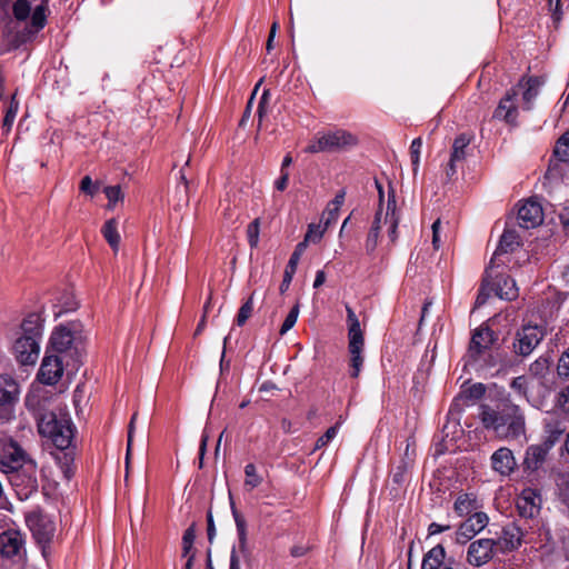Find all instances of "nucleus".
<instances>
[{"label": "nucleus", "instance_id": "obj_1", "mask_svg": "<svg viewBox=\"0 0 569 569\" xmlns=\"http://www.w3.org/2000/svg\"><path fill=\"white\" fill-rule=\"evenodd\" d=\"M478 418L483 427L505 440H517L526 436V418L520 407L503 398L496 408L479 407Z\"/></svg>", "mask_w": 569, "mask_h": 569}, {"label": "nucleus", "instance_id": "obj_2", "mask_svg": "<svg viewBox=\"0 0 569 569\" xmlns=\"http://www.w3.org/2000/svg\"><path fill=\"white\" fill-rule=\"evenodd\" d=\"M401 220L400 211L397 207L396 193L392 187L388 190L386 210L381 208L376 211L375 219L365 240V251L370 258L375 257L382 226L387 227L388 237L391 244L398 239V226Z\"/></svg>", "mask_w": 569, "mask_h": 569}, {"label": "nucleus", "instance_id": "obj_3", "mask_svg": "<svg viewBox=\"0 0 569 569\" xmlns=\"http://www.w3.org/2000/svg\"><path fill=\"white\" fill-rule=\"evenodd\" d=\"M39 433L47 438L57 449H68L74 436V427L64 409H57L41 415L38 420Z\"/></svg>", "mask_w": 569, "mask_h": 569}, {"label": "nucleus", "instance_id": "obj_4", "mask_svg": "<svg viewBox=\"0 0 569 569\" xmlns=\"http://www.w3.org/2000/svg\"><path fill=\"white\" fill-rule=\"evenodd\" d=\"M51 350L66 360V367L74 372L79 369L83 357V341L79 333L66 326L56 328L50 337Z\"/></svg>", "mask_w": 569, "mask_h": 569}, {"label": "nucleus", "instance_id": "obj_5", "mask_svg": "<svg viewBox=\"0 0 569 569\" xmlns=\"http://www.w3.org/2000/svg\"><path fill=\"white\" fill-rule=\"evenodd\" d=\"M358 138L350 131L335 128L319 131L306 148L308 153H333L347 151L358 144Z\"/></svg>", "mask_w": 569, "mask_h": 569}, {"label": "nucleus", "instance_id": "obj_6", "mask_svg": "<svg viewBox=\"0 0 569 569\" xmlns=\"http://www.w3.org/2000/svg\"><path fill=\"white\" fill-rule=\"evenodd\" d=\"M46 14L43 7H38L32 13L31 22L23 23H11L3 28V44L7 50H12L27 42L33 34L44 27Z\"/></svg>", "mask_w": 569, "mask_h": 569}, {"label": "nucleus", "instance_id": "obj_7", "mask_svg": "<svg viewBox=\"0 0 569 569\" xmlns=\"http://www.w3.org/2000/svg\"><path fill=\"white\" fill-rule=\"evenodd\" d=\"M348 325V351L350 353V376L358 378L363 366L365 336L359 319L351 307L346 306Z\"/></svg>", "mask_w": 569, "mask_h": 569}, {"label": "nucleus", "instance_id": "obj_8", "mask_svg": "<svg viewBox=\"0 0 569 569\" xmlns=\"http://www.w3.org/2000/svg\"><path fill=\"white\" fill-rule=\"evenodd\" d=\"M543 330L538 326H523L516 332L512 349L516 355L527 357L543 339Z\"/></svg>", "mask_w": 569, "mask_h": 569}, {"label": "nucleus", "instance_id": "obj_9", "mask_svg": "<svg viewBox=\"0 0 569 569\" xmlns=\"http://www.w3.org/2000/svg\"><path fill=\"white\" fill-rule=\"evenodd\" d=\"M472 138L471 134L461 133L453 140L450 159L445 168L446 177L449 181L456 178L458 168L465 163Z\"/></svg>", "mask_w": 569, "mask_h": 569}, {"label": "nucleus", "instance_id": "obj_10", "mask_svg": "<svg viewBox=\"0 0 569 569\" xmlns=\"http://www.w3.org/2000/svg\"><path fill=\"white\" fill-rule=\"evenodd\" d=\"M64 370H71V368L66 367V360L61 356L47 355L41 362L38 379L44 385L53 386L60 380Z\"/></svg>", "mask_w": 569, "mask_h": 569}, {"label": "nucleus", "instance_id": "obj_11", "mask_svg": "<svg viewBox=\"0 0 569 569\" xmlns=\"http://www.w3.org/2000/svg\"><path fill=\"white\" fill-rule=\"evenodd\" d=\"M496 549L495 539L475 540L468 547L466 560L472 567H482L493 558Z\"/></svg>", "mask_w": 569, "mask_h": 569}, {"label": "nucleus", "instance_id": "obj_12", "mask_svg": "<svg viewBox=\"0 0 569 569\" xmlns=\"http://www.w3.org/2000/svg\"><path fill=\"white\" fill-rule=\"evenodd\" d=\"M27 525L39 543L49 542L56 532L52 517L42 512H33L27 517Z\"/></svg>", "mask_w": 569, "mask_h": 569}, {"label": "nucleus", "instance_id": "obj_13", "mask_svg": "<svg viewBox=\"0 0 569 569\" xmlns=\"http://www.w3.org/2000/svg\"><path fill=\"white\" fill-rule=\"evenodd\" d=\"M24 551V538L19 530L9 529L0 533V556L4 559L17 560Z\"/></svg>", "mask_w": 569, "mask_h": 569}, {"label": "nucleus", "instance_id": "obj_14", "mask_svg": "<svg viewBox=\"0 0 569 569\" xmlns=\"http://www.w3.org/2000/svg\"><path fill=\"white\" fill-rule=\"evenodd\" d=\"M489 522V518L485 512H475L469 516L457 529V543L465 545L476 535L482 531Z\"/></svg>", "mask_w": 569, "mask_h": 569}, {"label": "nucleus", "instance_id": "obj_15", "mask_svg": "<svg viewBox=\"0 0 569 569\" xmlns=\"http://www.w3.org/2000/svg\"><path fill=\"white\" fill-rule=\"evenodd\" d=\"M541 496L538 490L526 488L521 491L517 499V509L520 517L526 519H533L540 513Z\"/></svg>", "mask_w": 569, "mask_h": 569}, {"label": "nucleus", "instance_id": "obj_16", "mask_svg": "<svg viewBox=\"0 0 569 569\" xmlns=\"http://www.w3.org/2000/svg\"><path fill=\"white\" fill-rule=\"evenodd\" d=\"M13 352L21 365H33L39 357L40 346L33 338L20 336L13 343Z\"/></svg>", "mask_w": 569, "mask_h": 569}, {"label": "nucleus", "instance_id": "obj_17", "mask_svg": "<svg viewBox=\"0 0 569 569\" xmlns=\"http://www.w3.org/2000/svg\"><path fill=\"white\" fill-rule=\"evenodd\" d=\"M522 529L516 523H510L503 527L500 537L495 540V545L497 550L507 553L518 549L522 542Z\"/></svg>", "mask_w": 569, "mask_h": 569}, {"label": "nucleus", "instance_id": "obj_18", "mask_svg": "<svg viewBox=\"0 0 569 569\" xmlns=\"http://www.w3.org/2000/svg\"><path fill=\"white\" fill-rule=\"evenodd\" d=\"M518 97L517 89H510L506 96L499 101L493 112V118L502 120L509 124H515L518 118V107L516 99Z\"/></svg>", "mask_w": 569, "mask_h": 569}, {"label": "nucleus", "instance_id": "obj_19", "mask_svg": "<svg viewBox=\"0 0 569 569\" xmlns=\"http://www.w3.org/2000/svg\"><path fill=\"white\" fill-rule=\"evenodd\" d=\"M519 224L522 228H536L543 221V211L539 202L535 200L526 201L518 210Z\"/></svg>", "mask_w": 569, "mask_h": 569}, {"label": "nucleus", "instance_id": "obj_20", "mask_svg": "<svg viewBox=\"0 0 569 569\" xmlns=\"http://www.w3.org/2000/svg\"><path fill=\"white\" fill-rule=\"evenodd\" d=\"M495 341L493 331L488 327H479L471 337L469 353L477 359L485 350L489 349Z\"/></svg>", "mask_w": 569, "mask_h": 569}, {"label": "nucleus", "instance_id": "obj_21", "mask_svg": "<svg viewBox=\"0 0 569 569\" xmlns=\"http://www.w3.org/2000/svg\"><path fill=\"white\" fill-rule=\"evenodd\" d=\"M491 466L501 476H509L515 471L517 462L512 451L509 448L502 447L492 453Z\"/></svg>", "mask_w": 569, "mask_h": 569}, {"label": "nucleus", "instance_id": "obj_22", "mask_svg": "<svg viewBox=\"0 0 569 569\" xmlns=\"http://www.w3.org/2000/svg\"><path fill=\"white\" fill-rule=\"evenodd\" d=\"M543 84L542 79L538 77H530L527 79H521L516 87L512 89H517L518 93L521 91L523 108L529 110L532 106V101L539 94L540 88Z\"/></svg>", "mask_w": 569, "mask_h": 569}, {"label": "nucleus", "instance_id": "obj_23", "mask_svg": "<svg viewBox=\"0 0 569 569\" xmlns=\"http://www.w3.org/2000/svg\"><path fill=\"white\" fill-rule=\"evenodd\" d=\"M19 386L17 381L7 375H0V406L13 408L18 401Z\"/></svg>", "mask_w": 569, "mask_h": 569}, {"label": "nucleus", "instance_id": "obj_24", "mask_svg": "<svg viewBox=\"0 0 569 569\" xmlns=\"http://www.w3.org/2000/svg\"><path fill=\"white\" fill-rule=\"evenodd\" d=\"M24 456L26 453L23 449L12 440L3 445L1 449L2 463L4 466H8L12 470L17 469L22 465V462L24 461Z\"/></svg>", "mask_w": 569, "mask_h": 569}, {"label": "nucleus", "instance_id": "obj_25", "mask_svg": "<svg viewBox=\"0 0 569 569\" xmlns=\"http://www.w3.org/2000/svg\"><path fill=\"white\" fill-rule=\"evenodd\" d=\"M520 246L519 237L515 230H506L499 241V244L490 260L489 268H493V264L498 257L503 253L512 252Z\"/></svg>", "mask_w": 569, "mask_h": 569}, {"label": "nucleus", "instance_id": "obj_26", "mask_svg": "<svg viewBox=\"0 0 569 569\" xmlns=\"http://www.w3.org/2000/svg\"><path fill=\"white\" fill-rule=\"evenodd\" d=\"M550 449L545 445L530 446L526 451L523 465L526 469L535 471L539 469L546 460L547 453Z\"/></svg>", "mask_w": 569, "mask_h": 569}, {"label": "nucleus", "instance_id": "obj_27", "mask_svg": "<svg viewBox=\"0 0 569 569\" xmlns=\"http://www.w3.org/2000/svg\"><path fill=\"white\" fill-rule=\"evenodd\" d=\"M305 250H306L305 243H298L296 246L295 251L292 252V254L288 261V264L286 267L284 273H283V279L280 284L281 293H283L288 290L290 283L292 281L293 274L296 273L299 260H300L302 253L305 252Z\"/></svg>", "mask_w": 569, "mask_h": 569}, {"label": "nucleus", "instance_id": "obj_28", "mask_svg": "<svg viewBox=\"0 0 569 569\" xmlns=\"http://www.w3.org/2000/svg\"><path fill=\"white\" fill-rule=\"evenodd\" d=\"M495 292L500 299L515 300L518 297V288L515 279L509 276L501 274L497 278L495 283Z\"/></svg>", "mask_w": 569, "mask_h": 569}, {"label": "nucleus", "instance_id": "obj_29", "mask_svg": "<svg viewBox=\"0 0 569 569\" xmlns=\"http://www.w3.org/2000/svg\"><path fill=\"white\" fill-rule=\"evenodd\" d=\"M480 503L473 493H460L453 505V510L458 516H471L475 512H479Z\"/></svg>", "mask_w": 569, "mask_h": 569}, {"label": "nucleus", "instance_id": "obj_30", "mask_svg": "<svg viewBox=\"0 0 569 569\" xmlns=\"http://www.w3.org/2000/svg\"><path fill=\"white\" fill-rule=\"evenodd\" d=\"M21 336L33 338L39 342L42 336V319L40 315L36 312L28 315L21 323Z\"/></svg>", "mask_w": 569, "mask_h": 569}, {"label": "nucleus", "instance_id": "obj_31", "mask_svg": "<svg viewBox=\"0 0 569 569\" xmlns=\"http://www.w3.org/2000/svg\"><path fill=\"white\" fill-rule=\"evenodd\" d=\"M566 428L559 420H550L545 423V441L542 445L551 449L562 437Z\"/></svg>", "mask_w": 569, "mask_h": 569}, {"label": "nucleus", "instance_id": "obj_32", "mask_svg": "<svg viewBox=\"0 0 569 569\" xmlns=\"http://www.w3.org/2000/svg\"><path fill=\"white\" fill-rule=\"evenodd\" d=\"M446 558V550L442 545L431 548L422 558L421 569H439Z\"/></svg>", "mask_w": 569, "mask_h": 569}, {"label": "nucleus", "instance_id": "obj_33", "mask_svg": "<svg viewBox=\"0 0 569 569\" xmlns=\"http://www.w3.org/2000/svg\"><path fill=\"white\" fill-rule=\"evenodd\" d=\"M231 511L237 527L239 551L246 555L248 553L247 521L244 517L236 509L234 503H231Z\"/></svg>", "mask_w": 569, "mask_h": 569}, {"label": "nucleus", "instance_id": "obj_34", "mask_svg": "<svg viewBox=\"0 0 569 569\" xmlns=\"http://www.w3.org/2000/svg\"><path fill=\"white\" fill-rule=\"evenodd\" d=\"M30 13V4L27 0H17L13 4V14L14 20L9 19L6 26H10L11 23H21V29L23 28V23L27 22V18Z\"/></svg>", "mask_w": 569, "mask_h": 569}, {"label": "nucleus", "instance_id": "obj_35", "mask_svg": "<svg viewBox=\"0 0 569 569\" xmlns=\"http://www.w3.org/2000/svg\"><path fill=\"white\" fill-rule=\"evenodd\" d=\"M102 233L111 248L117 250L120 243V234L117 230V222L114 219H110L104 223Z\"/></svg>", "mask_w": 569, "mask_h": 569}, {"label": "nucleus", "instance_id": "obj_36", "mask_svg": "<svg viewBox=\"0 0 569 569\" xmlns=\"http://www.w3.org/2000/svg\"><path fill=\"white\" fill-rule=\"evenodd\" d=\"M550 360L548 357H539L536 359L529 367V372L531 376L537 378H545L549 372Z\"/></svg>", "mask_w": 569, "mask_h": 569}, {"label": "nucleus", "instance_id": "obj_37", "mask_svg": "<svg viewBox=\"0 0 569 569\" xmlns=\"http://www.w3.org/2000/svg\"><path fill=\"white\" fill-rule=\"evenodd\" d=\"M244 487L249 488L250 490L257 488L262 483V477L258 475L257 468L253 463H248L244 467Z\"/></svg>", "mask_w": 569, "mask_h": 569}, {"label": "nucleus", "instance_id": "obj_38", "mask_svg": "<svg viewBox=\"0 0 569 569\" xmlns=\"http://www.w3.org/2000/svg\"><path fill=\"white\" fill-rule=\"evenodd\" d=\"M19 110V102L16 100V96H12L10 104L6 111V116L2 121V129L9 132L12 128L14 119Z\"/></svg>", "mask_w": 569, "mask_h": 569}, {"label": "nucleus", "instance_id": "obj_39", "mask_svg": "<svg viewBox=\"0 0 569 569\" xmlns=\"http://www.w3.org/2000/svg\"><path fill=\"white\" fill-rule=\"evenodd\" d=\"M555 154L561 161H569V131L559 138L555 148Z\"/></svg>", "mask_w": 569, "mask_h": 569}, {"label": "nucleus", "instance_id": "obj_40", "mask_svg": "<svg viewBox=\"0 0 569 569\" xmlns=\"http://www.w3.org/2000/svg\"><path fill=\"white\" fill-rule=\"evenodd\" d=\"M252 311H253V297L250 296L248 298V300L240 307L237 318H236V323L240 327L243 326L247 322V320L251 317Z\"/></svg>", "mask_w": 569, "mask_h": 569}, {"label": "nucleus", "instance_id": "obj_41", "mask_svg": "<svg viewBox=\"0 0 569 569\" xmlns=\"http://www.w3.org/2000/svg\"><path fill=\"white\" fill-rule=\"evenodd\" d=\"M491 268H489V267L486 269V272H485L486 277L483 279V283H482L481 289H480V291H479V293L477 296V299H476V306L477 307H480V306L485 305L487 302L488 298L490 297L491 291H495V288L493 287H489V282H488V279L490 277L489 276V270Z\"/></svg>", "mask_w": 569, "mask_h": 569}, {"label": "nucleus", "instance_id": "obj_42", "mask_svg": "<svg viewBox=\"0 0 569 569\" xmlns=\"http://www.w3.org/2000/svg\"><path fill=\"white\" fill-rule=\"evenodd\" d=\"M260 219L257 218L248 224L247 237L251 248H257L259 243Z\"/></svg>", "mask_w": 569, "mask_h": 569}, {"label": "nucleus", "instance_id": "obj_43", "mask_svg": "<svg viewBox=\"0 0 569 569\" xmlns=\"http://www.w3.org/2000/svg\"><path fill=\"white\" fill-rule=\"evenodd\" d=\"M196 539V526L191 525L182 536V556L187 557L193 546Z\"/></svg>", "mask_w": 569, "mask_h": 569}, {"label": "nucleus", "instance_id": "obj_44", "mask_svg": "<svg viewBox=\"0 0 569 569\" xmlns=\"http://www.w3.org/2000/svg\"><path fill=\"white\" fill-rule=\"evenodd\" d=\"M421 148H422V139L421 138L413 139L411 142V146H410V157H411V163H412L415 173L418 171V168H419Z\"/></svg>", "mask_w": 569, "mask_h": 569}, {"label": "nucleus", "instance_id": "obj_45", "mask_svg": "<svg viewBox=\"0 0 569 569\" xmlns=\"http://www.w3.org/2000/svg\"><path fill=\"white\" fill-rule=\"evenodd\" d=\"M432 247L435 250H439L442 244V234L445 232V226L440 219H437L432 226Z\"/></svg>", "mask_w": 569, "mask_h": 569}, {"label": "nucleus", "instance_id": "obj_46", "mask_svg": "<svg viewBox=\"0 0 569 569\" xmlns=\"http://www.w3.org/2000/svg\"><path fill=\"white\" fill-rule=\"evenodd\" d=\"M326 229L325 227L321 228V226L310 224L308 228V231L305 236V239L301 243H305L306 247L308 246V242H318L322 238Z\"/></svg>", "mask_w": 569, "mask_h": 569}, {"label": "nucleus", "instance_id": "obj_47", "mask_svg": "<svg viewBox=\"0 0 569 569\" xmlns=\"http://www.w3.org/2000/svg\"><path fill=\"white\" fill-rule=\"evenodd\" d=\"M557 372L560 378L569 380V348L560 356L557 365Z\"/></svg>", "mask_w": 569, "mask_h": 569}, {"label": "nucleus", "instance_id": "obj_48", "mask_svg": "<svg viewBox=\"0 0 569 569\" xmlns=\"http://www.w3.org/2000/svg\"><path fill=\"white\" fill-rule=\"evenodd\" d=\"M298 315H299V306L296 305L292 307V309L287 315V317L280 328V335H284L296 325Z\"/></svg>", "mask_w": 569, "mask_h": 569}, {"label": "nucleus", "instance_id": "obj_49", "mask_svg": "<svg viewBox=\"0 0 569 569\" xmlns=\"http://www.w3.org/2000/svg\"><path fill=\"white\" fill-rule=\"evenodd\" d=\"M510 387L520 396L527 398L528 381L525 376H519L512 379Z\"/></svg>", "mask_w": 569, "mask_h": 569}, {"label": "nucleus", "instance_id": "obj_50", "mask_svg": "<svg viewBox=\"0 0 569 569\" xmlns=\"http://www.w3.org/2000/svg\"><path fill=\"white\" fill-rule=\"evenodd\" d=\"M556 406L565 412H569V386L563 387L557 395Z\"/></svg>", "mask_w": 569, "mask_h": 569}, {"label": "nucleus", "instance_id": "obj_51", "mask_svg": "<svg viewBox=\"0 0 569 569\" xmlns=\"http://www.w3.org/2000/svg\"><path fill=\"white\" fill-rule=\"evenodd\" d=\"M338 208H335L332 204H328L327 209L322 213V221L325 229H327L332 222H335L339 214Z\"/></svg>", "mask_w": 569, "mask_h": 569}, {"label": "nucleus", "instance_id": "obj_52", "mask_svg": "<svg viewBox=\"0 0 569 569\" xmlns=\"http://www.w3.org/2000/svg\"><path fill=\"white\" fill-rule=\"evenodd\" d=\"M339 423L336 426L330 427L323 436H321L316 443V448L325 447L327 443H329L338 432Z\"/></svg>", "mask_w": 569, "mask_h": 569}, {"label": "nucleus", "instance_id": "obj_53", "mask_svg": "<svg viewBox=\"0 0 569 569\" xmlns=\"http://www.w3.org/2000/svg\"><path fill=\"white\" fill-rule=\"evenodd\" d=\"M269 104V91H263L260 101L258 103L257 114L259 118V126L261 124L262 118L267 114V108Z\"/></svg>", "mask_w": 569, "mask_h": 569}, {"label": "nucleus", "instance_id": "obj_54", "mask_svg": "<svg viewBox=\"0 0 569 569\" xmlns=\"http://www.w3.org/2000/svg\"><path fill=\"white\" fill-rule=\"evenodd\" d=\"M104 193L110 203H114L122 199V192L119 186H110L104 189Z\"/></svg>", "mask_w": 569, "mask_h": 569}, {"label": "nucleus", "instance_id": "obj_55", "mask_svg": "<svg viewBox=\"0 0 569 569\" xmlns=\"http://www.w3.org/2000/svg\"><path fill=\"white\" fill-rule=\"evenodd\" d=\"M60 459H63V462L61 465V470L63 472V476L66 479H70L72 476H73V469H72V458L67 455V453H63L62 457Z\"/></svg>", "mask_w": 569, "mask_h": 569}, {"label": "nucleus", "instance_id": "obj_56", "mask_svg": "<svg viewBox=\"0 0 569 569\" xmlns=\"http://www.w3.org/2000/svg\"><path fill=\"white\" fill-rule=\"evenodd\" d=\"M13 418V408L0 406V426L11 421Z\"/></svg>", "mask_w": 569, "mask_h": 569}, {"label": "nucleus", "instance_id": "obj_57", "mask_svg": "<svg viewBox=\"0 0 569 569\" xmlns=\"http://www.w3.org/2000/svg\"><path fill=\"white\" fill-rule=\"evenodd\" d=\"M80 190L82 192H86L91 196L94 194L96 188H94L92 180L89 176L83 177V179L81 180Z\"/></svg>", "mask_w": 569, "mask_h": 569}, {"label": "nucleus", "instance_id": "obj_58", "mask_svg": "<svg viewBox=\"0 0 569 569\" xmlns=\"http://www.w3.org/2000/svg\"><path fill=\"white\" fill-rule=\"evenodd\" d=\"M207 523H208V528H207L208 540L210 543H212L213 539L216 537V527H214V521H213L211 511H208V513H207Z\"/></svg>", "mask_w": 569, "mask_h": 569}, {"label": "nucleus", "instance_id": "obj_59", "mask_svg": "<svg viewBox=\"0 0 569 569\" xmlns=\"http://www.w3.org/2000/svg\"><path fill=\"white\" fill-rule=\"evenodd\" d=\"M208 440H209V435L204 430L202 433V437H201V442H200V448H199V467L200 468H202V466H203V457L206 453Z\"/></svg>", "mask_w": 569, "mask_h": 569}, {"label": "nucleus", "instance_id": "obj_60", "mask_svg": "<svg viewBox=\"0 0 569 569\" xmlns=\"http://www.w3.org/2000/svg\"><path fill=\"white\" fill-rule=\"evenodd\" d=\"M288 181H289V172H288V170H283L281 172L280 178L276 181V189L279 191H283L288 186Z\"/></svg>", "mask_w": 569, "mask_h": 569}, {"label": "nucleus", "instance_id": "obj_61", "mask_svg": "<svg viewBox=\"0 0 569 569\" xmlns=\"http://www.w3.org/2000/svg\"><path fill=\"white\" fill-rule=\"evenodd\" d=\"M449 529H450L449 525L443 526V525H440V523H437V522H432L428 527V532H429L430 536H432V535H437V533L447 531Z\"/></svg>", "mask_w": 569, "mask_h": 569}, {"label": "nucleus", "instance_id": "obj_62", "mask_svg": "<svg viewBox=\"0 0 569 569\" xmlns=\"http://www.w3.org/2000/svg\"><path fill=\"white\" fill-rule=\"evenodd\" d=\"M229 569H240V558L234 549H232L230 555V568Z\"/></svg>", "mask_w": 569, "mask_h": 569}, {"label": "nucleus", "instance_id": "obj_63", "mask_svg": "<svg viewBox=\"0 0 569 569\" xmlns=\"http://www.w3.org/2000/svg\"><path fill=\"white\" fill-rule=\"evenodd\" d=\"M345 201V191H340L332 201L329 203L332 204L335 208L340 209Z\"/></svg>", "mask_w": 569, "mask_h": 569}, {"label": "nucleus", "instance_id": "obj_64", "mask_svg": "<svg viewBox=\"0 0 569 569\" xmlns=\"http://www.w3.org/2000/svg\"><path fill=\"white\" fill-rule=\"evenodd\" d=\"M559 218H560V221H561L562 226H563L567 230H569V209H565V210L560 213Z\"/></svg>", "mask_w": 569, "mask_h": 569}]
</instances>
